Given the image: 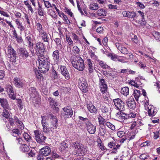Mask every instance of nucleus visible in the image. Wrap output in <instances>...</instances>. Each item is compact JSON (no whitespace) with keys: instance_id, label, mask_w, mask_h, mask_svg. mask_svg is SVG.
Segmentation results:
<instances>
[{"instance_id":"bf43d9fd","label":"nucleus","mask_w":160,"mask_h":160,"mask_svg":"<svg viewBox=\"0 0 160 160\" xmlns=\"http://www.w3.org/2000/svg\"><path fill=\"white\" fill-rule=\"evenodd\" d=\"M149 157V155L145 153H143L141 154L139 157V158L141 159L145 160L147 159V158Z\"/></svg>"},{"instance_id":"774afa93","label":"nucleus","mask_w":160,"mask_h":160,"mask_svg":"<svg viewBox=\"0 0 160 160\" xmlns=\"http://www.w3.org/2000/svg\"><path fill=\"white\" fill-rule=\"evenodd\" d=\"M109 56L111 57V59L113 61H115L118 58V56L115 54H110Z\"/></svg>"},{"instance_id":"4d7b16f0","label":"nucleus","mask_w":160,"mask_h":160,"mask_svg":"<svg viewBox=\"0 0 160 160\" xmlns=\"http://www.w3.org/2000/svg\"><path fill=\"white\" fill-rule=\"evenodd\" d=\"M106 130L104 128H101L99 129V134L101 136H104L106 133Z\"/></svg>"},{"instance_id":"393cba45","label":"nucleus","mask_w":160,"mask_h":160,"mask_svg":"<svg viewBox=\"0 0 160 160\" xmlns=\"http://www.w3.org/2000/svg\"><path fill=\"white\" fill-rule=\"evenodd\" d=\"M15 22L17 25L18 28L20 29L21 31H22L25 30V27L22 25V22H20L18 19H16L15 20Z\"/></svg>"},{"instance_id":"69168bd1","label":"nucleus","mask_w":160,"mask_h":160,"mask_svg":"<svg viewBox=\"0 0 160 160\" xmlns=\"http://www.w3.org/2000/svg\"><path fill=\"white\" fill-rule=\"evenodd\" d=\"M99 82V85H107L105 82V80L104 79L100 78Z\"/></svg>"},{"instance_id":"473e14b6","label":"nucleus","mask_w":160,"mask_h":160,"mask_svg":"<svg viewBox=\"0 0 160 160\" xmlns=\"http://www.w3.org/2000/svg\"><path fill=\"white\" fill-rule=\"evenodd\" d=\"M129 89L128 87H126L122 88L121 90L122 94L125 96H127L129 94Z\"/></svg>"},{"instance_id":"20e7f679","label":"nucleus","mask_w":160,"mask_h":160,"mask_svg":"<svg viewBox=\"0 0 160 160\" xmlns=\"http://www.w3.org/2000/svg\"><path fill=\"white\" fill-rule=\"evenodd\" d=\"M73 66L78 70L82 71L85 68L84 61L80 57L78 58L75 61L73 59L72 61Z\"/></svg>"},{"instance_id":"603ef678","label":"nucleus","mask_w":160,"mask_h":160,"mask_svg":"<svg viewBox=\"0 0 160 160\" xmlns=\"http://www.w3.org/2000/svg\"><path fill=\"white\" fill-rule=\"evenodd\" d=\"M64 11L68 14L71 17H72L73 16V13L71 11V10L68 8L66 7H65L64 9Z\"/></svg>"},{"instance_id":"2eb2a0df","label":"nucleus","mask_w":160,"mask_h":160,"mask_svg":"<svg viewBox=\"0 0 160 160\" xmlns=\"http://www.w3.org/2000/svg\"><path fill=\"white\" fill-rule=\"evenodd\" d=\"M41 123L42 126L43 131L44 132H48L49 131V128H48V123L47 122L46 117L41 116Z\"/></svg>"},{"instance_id":"0eeeda50","label":"nucleus","mask_w":160,"mask_h":160,"mask_svg":"<svg viewBox=\"0 0 160 160\" xmlns=\"http://www.w3.org/2000/svg\"><path fill=\"white\" fill-rule=\"evenodd\" d=\"M34 132L35 138L38 143H42L45 142L47 138L44 136L43 132L38 130L35 131Z\"/></svg>"},{"instance_id":"c9c22d12","label":"nucleus","mask_w":160,"mask_h":160,"mask_svg":"<svg viewBox=\"0 0 160 160\" xmlns=\"http://www.w3.org/2000/svg\"><path fill=\"white\" fill-rule=\"evenodd\" d=\"M38 14L40 16H43V10L42 9V7L40 4L39 2H38Z\"/></svg>"},{"instance_id":"bb28decb","label":"nucleus","mask_w":160,"mask_h":160,"mask_svg":"<svg viewBox=\"0 0 160 160\" xmlns=\"http://www.w3.org/2000/svg\"><path fill=\"white\" fill-rule=\"evenodd\" d=\"M27 35L28 36H27L26 34L25 35L26 36L25 40L28 43V46L30 48H32L33 47V43L32 42L31 38L30 35H28V34Z\"/></svg>"},{"instance_id":"49530a36","label":"nucleus","mask_w":160,"mask_h":160,"mask_svg":"<svg viewBox=\"0 0 160 160\" xmlns=\"http://www.w3.org/2000/svg\"><path fill=\"white\" fill-rule=\"evenodd\" d=\"M36 26L37 27V30L39 31V33L42 32V25L39 22H38L36 23Z\"/></svg>"},{"instance_id":"f3484780","label":"nucleus","mask_w":160,"mask_h":160,"mask_svg":"<svg viewBox=\"0 0 160 160\" xmlns=\"http://www.w3.org/2000/svg\"><path fill=\"white\" fill-rule=\"evenodd\" d=\"M13 82L15 86L17 88H22L24 84L23 80L17 77L14 78Z\"/></svg>"},{"instance_id":"aec40b11","label":"nucleus","mask_w":160,"mask_h":160,"mask_svg":"<svg viewBox=\"0 0 160 160\" xmlns=\"http://www.w3.org/2000/svg\"><path fill=\"white\" fill-rule=\"evenodd\" d=\"M148 115L149 116L152 117L155 115L156 113L157 110L153 106H149L148 107Z\"/></svg>"},{"instance_id":"c756f323","label":"nucleus","mask_w":160,"mask_h":160,"mask_svg":"<svg viewBox=\"0 0 160 160\" xmlns=\"http://www.w3.org/2000/svg\"><path fill=\"white\" fill-rule=\"evenodd\" d=\"M68 145L64 141L62 142L60 146V150L61 151H63L65 150L68 147Z\"/></svg>"},{"instance_id":"f03ea898","label":"nucleus","mask_w":160,"mask_h":160,"mask_svg":"<svg viewBox=\"0 0 160 160\" xmlns=\"http://www.w3.org/2000/svg\"><path fill=\"white\" fill-rule=\"evenodd\" d=\"M73 144L75 148L73 152L75 155L81 156L85 154L87 152V148L79 141H77L73 142Z\"/></svg>"},{"instance_id":"9d476101","label":"nucleus","mask_w":160,"mask_h":160,"mask_svg":"<svg viewBox=\"0 0 160 160\" xmlns=\"http://www.w3.org/2000/svg\"><path fill=\"white\" fill-rule=\"evenodd\" d=\"M63 111L62 113V115L64 118H68L71 117L73 114V111L71 108L67 106L63 108Z\"/></svg>"},{"instance_id":"f8f14e48","label":"nucleus","mask_w":160,"mask_h":160,"mask_svg":"<svg viewBox=\"0 0 160 160\" xmlns=\"http://www.w3.org/2000/svg\"><path fill=\"white\" fill-rule=\"evenodd\" d=\"M100 109L102 112V117L106 118L110 115L111 108L110 107H107L105 106H101Z\"/></svg>"},{"instance_id":"a18cd8bd","label":"nucleus","mask_w":160,"mask_h":160,"mask_svg":"<svg viewBox=\"0 0 160 160\" xmlns=\"http://www.w3.org/2000/svg\"><path fill=\"white\" fill-rule=\"evenodd\" d=\"M58 120L57 119L55 120L52 123V126H51L50 128L53 129L57 128L58 127Z\"/></svg>"},{"instance_id":"0e129e2a","label":"nucleus","mask_w":160,"mask_h":160,"mask_svg":"<svg viewBox=\"0 0 160 160\" xmlns=\"http://www.w3.org/2000/svg\"><path fill=\"white\" fill-rule=\"evenodd\" d=\"M125 134V133L124 131H119L117 133V135L120 138H122L123 136Z\"/></svg>"},{"instance_id":"338daca9","label":"nucleus","mask_w":160,"mask_h":160,"mask_svg":"<svg viewBox=\"0 0 160 160\" xmlns=\"http://www.w3.org/2000/svg\"><path fill=\"white\" fill-rule=\"evenodd\" d=\"M108 8L110 9L114 10L117 9L118 7L117 5H114L112 4H110L108 5Z\"/></svg>"},{"instance_id":"13d9d810","label":"nucleus","mask_w":160,"mask_h":160,"mask_svg":"<svg viewBox=\"0 0 160 160\" xmlns=\"http://www.w3.org/2000/svg\"><path fill=\"white\" fill-rule=\"evenodd\" d=\"M66 38L67 41L68 42V44L69 45H72L73 44V42L71 39L67 35L66 36Z\"/></svg>"},{"instance_id":"052dcab7","label":"nucleus","mask_w":160,"mask_h":160,"mask_svg":"<svg viewBox=\"0 0 160 160\" xmlns=\"http://www.w3.org/2000/svg\"><path fill=\"white\" fill-rule=\"evenodd\" d=\"M29 148L28 146L24 144L23 148L22 149V151L24 152H28L29 151Z\"/></svg>"},{"instance_id":"ddd939ff","label":"nucleus","mask_w":160,"mask_h":160,"mask_svg":"<svg viewBox=\"0 0 160 160\" xmlns=\"http://www.w3.org/2000/svg\"><path fill=\"white\" fill-rule=\"evenodd\" d=\"M60 70L62 75L64 77L66 80H68L70 78V74L66 66H61Z\"/></svg>"},{"instance_id":"58836bf2","label":"nucleus","mask_w":160,"mask_h":160,"mask_svg":"<svg viewBox=\"0 0 160 160\" xmlns=\"http://www.w3.org/2000/svg\"><path fill=\"white\" fill-rule=\"evenodd\" d=\"M126 119L131 118H135L136 116V114L135 113L130 112L129 113L125 114Z\"/></svg>"},{"instance_id":"3c124183","label":"nucleus","mask_w":160,"mask_h":160,"mask_svg":"<svg viewBox=\"0 0 160 160\" xmlns=\"http://www.w3.org/2000/svg\"><path fill=\"white\" fill-rule=\"evenodd\" d=\"M23 136L24 139L27 141H29L30 140L31 137L27 133H24Z\"/></svg>"},{"instance_id":"423d86ee","label":"nucleus","mask_w":160,"mask_h":160,"mask_svg":"<svg viewBox=\"0 0 160 160\" xmlns=\"http://www.w3.org/2000/svg\"><path fill=\"white\" fill-rule=\"evenodd\" d=\"M36 52L39 56H43L46 52L45 46L41 42H37L34 46Z\"/></svg>"},{"instance_id":"5fc2aeb1","label":"nucleus","mask_w":160,"mask_h":160,"mask_svg":"<svg viewBox=\"0 0 160 160\" xmlns=\"http://www.w3.org/2000/svg\"><path fill=\"white\" fill-rule=\"evenodd\" d=\"M39 72H40L39 71V72H36L35 74L37 78L41 80L43 79V78L42 75Z\"/></svg>"},{"instance_id":"c85d7f7f","label":"nucleus","mask_w":160,"mask_h":160,"mask_svg":"<svg viewBox=\"0 0 160 160\" xmlns=\"http://www.w3.org/2000/svg\"><path fill=\"white\" fill-rule=\"evenodd\" d=\"M108 118V117L105 118L100 115L98 117L99 124L104 125V123L106 122V119Z\"/></svg>"},{"instance_id":"4be33fe9","label":"nucleus","mask_w":160,"mask_h":160,"mask_svg":"<svg viewBox=\"0 0 160 160\" xmlns=\"http://www.w3.org/2000/svg\"><path fill=\"white\" fill-rule=\"evenodd\" d=\"M29 93L31 97L32 98H35L38 95V92L36 88L34 87H31L29 89Z\"/></svg>"},{"instance_id":"6ab92c4d","label":"nucleus","mask_w":160,"mask_h":160,"mask_svg":"<svg viewBox=\"0 0 160 160\" xmlns=\"http://www.w3.org/2000/svg\"><path fill=\"white\" fill-rule=\"evenodd\" d=\"M127 104L128 106L131 109L135 108L136 107V104L134 99L133 97H131L127 100Z\"/></svg>"},{"instance_id":"864d4df0","label":"nucleus","mask_w":160,"mask_h":160,"mask_svg":"<svg viewBox=\"0 0 160 160\" xmlns=\"http://www.w3.org/2000/svg\"><path fill=\"white\" fill-rule=\"evenodd\" d=\"M105 124L107 127L112 130H113L115 129L114 126L110 122H107Z\"/></svg>"},{"instance_id":"39448f33","label":"nucleus","mask_w":160,"mask_h":160,"mask_svg":"<svg viewBox=\"0 0 160 160\" xmlns=\"http://www.w3.org/2000/svg\"><path fill=\"white\" fill-rule=\"evenodd\" d=\"M6 53L7 56L10 59V61L12 62H15L18 56L16 51L11 45L8 46Z\"/></svg>"},{"instance_id":"a19ab883","label":"nucleus","mask_w":160,"mask_h":160,"mask_svg":"<svg viewBox=\"0 0 160 160\" xmlns=\"http://www.w3.org/2000/svg\"><path fill=\"white\" fill-rule=\"evenodd\" d=\"M61 14L62 16V19L63 21L66 22V24L68 25L70 24V22L68 19L67 16L65 15L63 12L61 13Z\"/></svg>"},{"instance_id":"4468645a","label":"nucleus","mask_w":160,"mask_h":160,"mask_svg":"<svg viewBox=\"0 0 160 160\" xmlns=\"http://www.w3.org/2000/svg\"><path fill=\"white\" fill-rule=\"evenodd\" d=\"M48 101L51 108L53 110L56 111L59 110V108L57 107L58 104L55 99L50 97L48 98Z\"/></svg>"},{"instance_id":"9b49d317","label":"nucleus","mask_w":160,"mask_h":160,"mask_svg":"<svg viewBox=\"0 0 160 160\" xmlns=\"http://www.w3.org/2000/svg\"><path fill=\"white\" fill-rule=\"evenodd\" d=\"M19 55L23 59H27L30 56V54L26 48H20L18 49Z\"/></svg>"},{"instance_id":"5701e85b","label":"nucleus","mask_w":160,"mask_h":160,"mask_svg":"<svg viewBox=\"0 0 160 160\" xmlns=\"http://www.w3.org/2000/svg\"><path fill=\"white\" fill-rule=\"evenodd\" d=\"M87 108L88 110L92 113H97V109L93 105L89 104L88 105Z\"/></svg>"},{"instance_id":"c03bdc74","label":"nucleus","mask_w":160,"mask_h":160,"mask_svg":"<svg viewBox=\"0 0 160 160\" xmlns=\"http://www.w3.org/2000/svg\"><path fill=\"white\" fill-rule=\"evenodd\" d=\"M136 16V13L133 11L128 12V17L129 18H134Z\"/></svg>"},{"instance_id":"a878e982","label":"nucleus","mask_w":160,"mask_h":160,"mask_svg":"<svg viewBox=\"0 0 160 160\" xmlns=\"http://www.w3.org/2000/svg\"><path fill=\"white\" fill-rule=\"evenodd\" d=\"M40 34L41 36L42 40L44 42H48V39L47 33L46 32L42 31V32L40 33Z\"/></svg>"},{"instance_id":"a211bd4d","label":"nucleus","mask_w":160,"mask_h":160,"mask_svg":"<svg viewBox=\"0 0 160 160\" xmlns=\"http://www.w3.org/2000/svg\"><path fill=\"white\" fill-rule=\"evenodd\" d=\"M0 103L3 109H7L9 110H11L10 107L8 104V102L6 99L4 98H0Z\"/></svg>"},{"instance_id":"4c0bfd02","label":"nucleus","mask_w":160,"mask_h":160,"mask_svg":"<svg viewBox=\"0 0 160 160\" xmlns=\"http://www.w3.org/2000/svg\"><path fill=\"white\" fill-rule=\"evenodd\" d=\"M99 64L101 67L105 69H109L110 68V67L108 66V65L106 64L103 62L102 61H99Z\"/></svg>"},{"instance_id":"f257e3e1","label":"nucleus","mask_w":160,"mask_h":160,"mask_svg":"<svg viewBox=\"0 0 160 160\" xmlns=\"http://www.w3.org/2000/svg\"><path fill=\"white\" fill-rule=\"evenodd\" d=\"M38 61L39 63L38 68L40 72L43 73L48 72L50 66L49 59L44 56H41L38 59Z\"/></svg>"},{"instance_id":"e433bc0d","label":"nucleus","mask_w":160,"mask_h":160,"mask_svg":"<svg viewBox=\"0 0 160 160\" xmlns=\"http://www.w3.org/2000/svg\"><path fill=\"white\" fill-rule=\"evenodd\" d=\"M152 34L157 40L160 41V33L158 32H153Z\"/></svg>"},{"instance_id":"cd10ccee","label":"nucleus","mask_w":160,"mask_h":160,"mask_svg":"<svg viewBox=\"0 0 160 160\" xmlns=\"http://www.w3.org/2000/svg\"><path fill=\"white\" fill-rule=\"evenodd\" d=\"M125 113H124L121 111L119 112L116 114V117L119 119H122L125 120L126 119Z\"/></svg>"},{"instance_id":"dca6fc26","label":"nucleus","mask_w":160,"mask_h":160,"mask_svg":"<svg viewBox=\"0 0 160 160\" xmlns=\"http://www.w3.org/2000/svg\"><path fill=\"white\" fill-rule=\"evenodd\" d=\"M51 152V148L48 146H45L42 148L39 151L40 153L45 157L49 155Z\"/></svg>"},{"instance_id":"1a4fd4ad","label":"nucleus","mask_w":160,"mask_h":160,"mask_svg":"<svg viewBox=\"0 0 160 160\" xmlns=\"http://www.w3.org/2000/svg\"><path fill=\"white\" fill-rule=\"evenodd\" d=\"M113 101L117 109L120 111H122L124 109V102L120 98H118L114 99Z\"/></svg>"},{"instance_id":"e2e57ef3","label":"nucleus","mask_w":160,"mask_h":160,"mask_svg":"<svg viewBox=\"0 0 160 160\" xmlns=\"http://www.w3.org/2000/svg\"><path fill=\"white\" fill-rule=\"evenodd\" d=\"M72 51L76 54L79 53L80 51L79 48L76 46H74L73 47Z\"/></svg>"},{"instance_id":"6e6552de","label":"nucleus","mask_w":160,"mask_h":160,"mask_svg":"<svg viewBox=\"0 0 160 160\" xmlns=\"http://www.w3.org/2000/svg\"><path fill=\"white\" fill-rule=\"evenodd\" d=\"M78 87L83 92L85 93L87 92L88 84L85 79L82 77L79 78Z\"/></svg>"},{"instance_id":"2f4dec72","label":"nucleus","mask_w":160,"mask_h":160,"mask_svg":"<svg viewBox=\"0 0 160 160\" xmlns=\"http://www.w3.org/2000/svg\"><path fill=\"white\" fill-rule=\"evenodd\" d=\"M136 101H138V98L140 96V91L137 90H135L133 94Z\"/></svg>"},{"instance_id":"412c9836","label":"nucleus","mask_w":160,"mask_h":160,"mask_svg":"<svg viewBox=\"0 0 160 160\" xmlns=\"http://www.w3.org/2000/svg\"><path fill=\"white\" fill-rule=\"evenodd\" d=\"M52 57L55 62L57 63L59 61L60 58L59 51L58 50H56L54 51L52 53Z\"/></svg>"},{"instance_id":"680f3d73","label":"nucleus","mask_w":160,"mask_h":160,"mask_svg":"<svg viewBox=\"0 0 160 160\" xmlns=\"http://www.w3.org/2000/svg\"><path fill=\"white\" fill-rule=\"evenodd\" d=\"M89 53L91 58H93L95 59L97 58V56L95 55L94 53L93 52L92 50L89 51Z\"/></svg>"},{"instance_id":"f704fd0d","label":"nucleus","mask_w":160,"mask_h":160,"mask_svg":"<svg viewBox=\"0 0 160 160\" xmlns=\"http://www.w3.org/2000/svg\"><path fill=\"white\" fill-rule=\"evenodd\" d=\"M12 134L14 137H17L21 135V133L19 130L17 128H15L12 130Z\"/></svg>"},{"instance_id":"de8ad7c7","label":"nucleus","mask_w":160,"mask_h":160,"mask_svg":"<svg viewBox=\"0 0 160 160\" xmlns=\"http://www.w3.org/2000/svg\"><path fill=\"white\" fill-rule=\"evenodd\" d=\"M80 122L78 124V126L79 128L82 130H83L86 128V126L84 123V122Z\"/></svg>"},{"instance_id":"b1692460","label":"nucleus","mask_w":160,"mask_h":160,"mask_svg":"<svg viewBox=\"0 0 160 160\" xmlns=\"http://www.w3.org/2000/svg\"><path fill=\"white\" fill-rule=\"evenodd\" d=\"M107 12L103 8H101L98 10L97 12V15L99 16H106L107 15Z\"/></svg>"},{"instance_id":"8fccbe9b","label":"nucleus","mask_w":160,"mask_h":160,"mask_svg":"<svg viewBox=\"0 0 160 160\" xmlns=\"http://www.w3.org/2000/svg\"><path fill=\"white\" fill-rule=\"evenodd\" d=\"M18 104V106L20 108L22 109L23 108V105L22 104V101L21 99H16Z\"/></svg>"},{"instance_id":"72a5a7b5","label":"nucleus","mask_w":160,"mask_h":160,"mask_svg":"<svg viewBox=\"0 0 160 160\" xmlns=\"http://www.w3.org/2000/svg\"><path fill=\"white\" fill-rule=\"evenodd\" d=\"M8 110H9L7 109H3V111L2 114V116L7 119H8L10 116V114Z\"/></svg>"},{"instance_id":"6e6d98bb","label":"nucleus","mask_w":160,"mask_h":160,"mask_svg":"<svg viewBox=\"0 0 160 160\" xmlns=\"http://www.w3.org/2000/svg\"><path fill=\"white\" fill-rule=\"evenodd\" d=\"M135 3L141 9H144L145 8V6L142 2H136Z\"/></svg>"},{"instance_id":"ea45409f","label":"nucleus","mask_w":160,"mask_h":160,"mask_svg":"<svg viewBox=\"0 0 160 160\" xmlns=\"http://www.w3.org/2000/svg\"><path fill=\"white\" fill-rule=\"evenodd\" d=\"M89 8L91 10H96L98 8V4L95 3H93L89 5Z\"/></svg>"},{"instance_id":"7c9ffc66","label":"nucleus","mask_w":160,"mask_h":160,"mask_svg":"<svg viewBox=\"0 0 160 160\" xmlns=\"http://www.w3.org/2000/svg\"><path fill=\"white\" fill-rule=\"evenodd\" d=\"M103 75L106 76H108L111 77L112 78H114V75L112 74V72H113V70L112 69L110 68V71L105 70L103 71Z\"/></svg>"},{"instance_id":"7ed1b4c3","label":"nucleus","mask_w":160,"mask_h":160,"mask_svg":"<svg viewBox=\"0 0 160 160\" xmlns=\"http://www.w3.org/2000/svg\"><path fill=\"white\" fill-rule=\"evenodd\" d=\"M78 118L80 120L83 121L86 126V128L88 132L91 134L95 133L96 131V127L93 125L90 122L89 120L87 118H84L82 116H79Z\"/></svg>"},{"instance_id":"37998d69","label":"nucleus","mask_w":160,"mask_h":160,"mask_svg":"<svg viewBox=\"0 0 160 160\" xmlns=\"http://www.w3.org/2000/svg\"><path fill=\"white\" fill-rule=\"evenodd\" d=\"M6 91L7 92L9 93H13L14 92L13 90L12 86L11 85H8L7 86L6 88Z\"/></svg>"},{"instance_id":"79ce46f5","label":"nucleus","mask_w":160,"mask_h":160,"mask_svg":"<svg viewBox=\"0 0 160 160\" xmlns=\"http://www.w3.org/2000/svg\"><path fill=\"white\" fill-rule=\"evenodd\" d=\"M119 50L123 54H127L128 53L127 49L125 47H122L120 48V49L119 48Z\"/></svg>"},{"instance_id":"09e8293b","label":"nucleus","mask_w":160,"mask_h":160,"mask_svg":"<svg viewBox=\"0 0 160 160\" xmlns=\"http://www.w3.org/2000/svg\"><path fill=\"white\" fill-rule=\"evenodd\" d=\"M44 2L45 7L47 8H52V5L50 2L48 1H46L44 0H43Z\"/></svg>"}]
</instances>
